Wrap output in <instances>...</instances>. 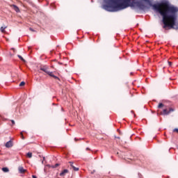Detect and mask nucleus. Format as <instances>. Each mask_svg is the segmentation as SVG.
Instances as JSON below:
<instances>
[{"label": "nucleus", "mask_w": 178, "mask_h": 178, "mask_svg": "<svg viewBox=\"0 0 178 178\" xmlns=\"http://www.w3.org/2000/svg\"><path fill=\"white\" fill-rule=\"evenodd\" d=\"M40 70H42V72H44V73H47V74H48V73H49V70L47 67H40Z\"/></svg>", "instance_id": "obj_8"}, {"label": "nucleus", "mask_w": 178, "mask_h": 178, "mask_svg": "<svg viewBox=\"0 0 178 178\" xmlns=\"http://www.w3.org/2000/svg\"><path fill=\"white\" fill-rule=\"evenodd\" d=\"M115 138H118V140H120V137L115 136Z\"/></svg>", "instance_id": "obj_24"}, {"label": "nucleus", "mask_w": 178, "mask_h": 178, "mask_svg": "<svg viewBox=\"0 0 178 178\" xmlns=\"http://www.w3.org/2000/svg\"><path fill=\"white\" fill-rule=\"evenodd\" d=\"M168 65H169L170 67L172 66V62L168 61Z\"/></svg>", "instance_id": "obj_22"}, {"label": "nucleus", "mask_w": 178, "mask_h": 178, "mask_svg": "<svg viewBox=\"0 0 178 178\" xmlns=\"http://www.w3.org/2000/svg\"><path fill=\"white\" fill-rule=\"evenodd\" d=\"M18 170H19V173H26V170L22 166H19L18 168Z\"/></svg>", "instance_id": "obj_12"}, {"label": "nucleus", "mask_w": 178, "mask_h": 178, "mask_svg": "<svg viewBox=\"0 0 178 178\" xmlns=\"http://www.w3.org/2000/svg\"><path fill=\"white\" fill-rule=\"evenodd\" d=\"M69 173V170H64L60 173V176L63 177L65 176L66 174Z\"/></svg>", "instance_id": "obj_10"}, {"label": "nucleus", "mask_w": 178, "mask_h": 178, "mask_svg": "<svg viewBox=\"0 0 178 178\" xmlns=\"http://www.w3.org/2000/svg\"><path fill=\"white\" fill-rule=\"evenodd\" d=\"M27 156H28V158H33V153L28 152L27 153Z\"/></svg>", "instance_id": "obj_14"}, {"label": "nucleus", "mask_w": 178, "mask_h": 178, "mask_svg": "<svg viewBox=\"0 0 178 178\" xmlns=\"http://www.w3.org/2000/svg\"><path fill=\"white\" fill-rule=\"evenodd\" d=\"M163 106H164V105H163V104H162V103H159V105H158V108H159V109H161V108H163Z\"/></svg>", "instance_id": "obj_17"}, {"label": "nucleus", "mask_w": 178, "mask_h": 178, "mask_svg": "<svg viewBox=\"0 0 178 178\" xmlns=\"http://www.w3.org/2000/svg\"><path fill=\"white\" fill-rule=\"evenodd\" d=\"M69 163L72 169H73V170H74L75 172H77V170H79V168H76V166H74V164L73 163V162L70 161Z\"/></svg>", "instance_id": "obj_6"}, {"label": "nucleus", "mask_w": 178, "mask_h": 178, "mask_svg": "<svg viewBox=\"0 0 178 178\" xmlns=\"http://www.w3.org/2000/svg\"><path fill=\"white\" fill-rule=\"evenodd\" d=\"M22 140H24V136L23 135V131L20 133Z\"/></svg>", "instance_id": "obj_19"}, {"label": "nucleus", "mask_w": 178, "mask_h": 178, "mask_svg": "<svg viewBox=\"0 0 178 178\" xmlns=\"http://www.w3.org/2000/svg\"><path fill=\"white\" fill-rule=\"evenodd\" d=\"M171 112H175V108H165L163 110L162 112L160 113V115H163V116L169 115Z\"/></svg>", "instance_id": "obj_3"}, {"label": "nucleus", "mask_w": 178, "mask_h": 178, "mask_svg": "<svg viewBox=\"0 0 178 178\" xmlns=\"http://www.w3.org/2000/svg\"><path fill=\"white\" fill-rule=\"evenodd\" d=\"M173 131H174V132H176V133H178V129H173Z\"/></svg>", "instance_id": "obj_21"}, {"label": "nucleus", "mask_w": 178, "mask_h": 178, "mask_svg": "<svg viewBox=\"0 0 178 178\" xmlns=\"http://www.w3.org/2000/svg\"><path fill=\"white\" fill-rule=\"evenodd\" d=\"M26 84V83L24 81H22L20 83H19V87H23V86H24Z\"/></svg>", "instance_id": "obj_18"}, {"label": "nucleus", "mask_w": 178, "mask_h": 178, "mask_svg": "<svg viewBox=\"0 0 178 178\" xmlns=\"http://www.w3.org/2000/svg\"><path fill=\"white\" fill-rule=\"evenodd\" d=\"M1 170L4 172V173H8V172H9V168L6 167L3 168Z\"/></svg>", "instance_id": "obj_13"}, {"label": "nucleus", "mask_w": 178, "mask_h": 178, "mask_svg": "<svg viewBox=\"0 0 178 178\" xmlns=\"http://www.w3.org/2000/svg\"><path fill=\"white\" fill-rule=\"evenodd\" d=\"M13 50V52H16V49H15V48L12 49Z\"/></svg>", "instance_id": "obj_25"}, {"label": "nucleus", "mask_w": 178, "mask_h": 178, "mask_svg": "<svg viewBox=\"0 0 178 178\" xmlns=\"http://www.w3.org/2000/svg\"><path fill=\"white\" fill-rule=\"evenodd\" d=\"M6 29H8V26L3 25V26H1L0 28V31H1L2 33H6Z\"/></svg>", "instance_id": "obj_9"}, {"label": "nucleus", "mask_w": 178, "mask_h": 178, "mask_svg": "<svg viewBox=\"0 0 178 178\" xmlns=\"http://www.w3.org/2000/svg\"><path fill=\"white\" fill-rule=\"evenodd\" d=\"M108 1L114 3L115 9H119L120 10L126 9L129 7L134 8V6H137L139 9H144V8H145V6L143 4L141 1H136V0H133L132 1L131 0H119L121 3H118L115 0Z\"/></svg>", "instance_id": "obj_2"}, {"label": "nucleus", "mask_w": 178, "mask_h": 178, "mask_svg": "<svg viewBox=\"0 0 178 178\" xmlns=\"http://www.w3.org/2000/svg\"><path fill=\"white\" fill-rule=\"evenodd\" d=\"M74 140H75V141H77V139H76V138H75Z\"/></svg>", "instance_id": "obj_29"}, {"label": "nucleus", "mask_w": 178, "mask_h": 178, "mask_svg": "<svg viewBox=\"0 0 178 178\" xmlns=\"http://www.w3.org/2000/svg\"><path fill=\"white\" fill-rule=\"evenodd\" d=\"M10 122L12 123V126H15V120H11Z\"/></svg>", "instance_id": "obj_20"}, {"label": "nucleus", "mask_w": 178, "mask_h": 178, "mask_svg": "<svg viewBox=\"0 0 178 178\" xmlns=\"http://www.w3.org/2000/svg\"><path fill=\"white\" fill-rule=\"evenodd\" d=\"M47 74L49 76H50V77H53V79H55L56 80H58L59 81H60V79H59V77L55 76V74H54V72L49 71V72H48Z\"/></svg>", "instance_id": "obj_5"}, {"label": "nucleus", "mask_w": 178, "mask_h": 178, "mask_svg": "<svg viewBox=\"0 0 178 178\" xmlns=\"http://www.w3.org/2000/svg\"><path fill=\"white\" fill-rule=\"evenodd\" d=\"M32 177H33V178H37V176L33 175Z\"/></svg>", "instance_id": "obj_26"}, {"label": "nucleus", "mask_w": 178, "mask_h": 178, "mask_svg": "<svg viewBox=\"0 0 178 178\" xmlns=\"http://www.w3.org/2000/svg\"><path fill=\"white\" fill-rule=\"evenodd\" d=\"M11 8H13V9L14 10H15V12H17V13L20 12V9H19V7H17V6H16V5H12Z\"/></svg>", "instance_id": "obj_11"}, {"label": "nucleus", "mask_w": 178, "mask_h": 178, "mask_svg": "<svg viewBox=\"0 0 178 178\" xmlns=\"http://www.w3.org/2000/svg\"><path fill=\"white\" fill-rule=\"evenodd\" d=\"M106 8H109V6H106Z\"/></svg>", "instance_id": "obj_28"}, {"label": "nucleus", "mask_w": 178, "mask_h": 178, "mask_svg": "<svg viewBox=\"0 0 178 178\" xmlns=\"http://www.w3.org/2000/svg\"><path fill=\"white\" fill-rule=\"evenodd\" d=\"M17 56H18V58H19L21 60H22V62H26V60H24V58H23V57H22V56L18 55Z\"/></svg>", "instance_id": "obj_16"}, {"label": "nucleus", "mask_w": 178, "mask_h": 178, "mask_svg": "<svg viewBox=\"0 0 178 178\" xmlns=\"http://www.w3.org/2000/svg\"><path fill=\"white\" fill-rule=\"evenodd\" d=\"M47 74L49 76H50V77H53V79H55L56 80H58L59 81H60V79H59V77L55 76V74H54V72L49 71V72H48Z\"/></svg>", "instance_id": "obj_4"}, {"label": "nucleus", "mask_w": 178, "mask_h": 178, "mask_svg": "<svg viewBox=\"0 0 178 178\" xmlns=\"http://www.w3.org/2000/svg\"><path fill=\"white\" fill-rule=\"evenodd\" d=\"M60 164L56 163L54 165H51V168H53V169H55V168H58V166H60Z\"/></svg>", "instance_id": "obj_15"}, {"label": "nucleus", "mask_w": 178, "mask_h": 178, "mask_svg": "<svg viewBox=\"0 0 178 178\" xmlns=\"http://www.w3.org/2000/svg\"><path fill=\"white\" fill-rule=\"evenodd\" d=\"M30 31H35L32 28H29Z\"/></svg>", "instance_id": "obj_23"}, {"label": "nucleus", "mask_w": 178, "mask_h": 178, "mask_svg": "<svg viewBox=\"0 0 178 178\" xmlns=\"http://www.w3.org/2000/svg\"><path fill=\"white\" fill-rule=\"evenodd\" d=\"M142 1L148 3L149 6H152L154 9L159 12L163 17V29L170 27V29L178 30V22H176V20H177L178 12V8L177 7L169 5L168 2H162L152 5V3H151V1L149 0Z\"/></svg>", "instance_id": "obj_1"}, {"label": "nucleus", "mask_w": 178, "mask_h": 178, "mask_svg": "<svg viewBox=\"0 0 178 178\" xmlns=\"http://www.w3.org/2000/svg\"><path fill=\"white\" fill-rule=\"evenodd\" d=\"M6 148H11V147H13V142L12 140H9L6 143Z\"/></svg>", "instance_id": "obj_7"}, {"label": "nucleus", "mask_w": 178, "mask_h": 178, "mask_svg": "<svg viewBox=\"0 0 178 178\" xmlns=\"http://www.w3.org/2000/svg\"><path fill=\"white\" fill-rule=\"evenodd\" d=\"M86 151H90V148L87 147Z\"/></svg>", "instance_id": "obj_27"}]
</instances>
